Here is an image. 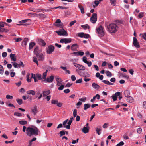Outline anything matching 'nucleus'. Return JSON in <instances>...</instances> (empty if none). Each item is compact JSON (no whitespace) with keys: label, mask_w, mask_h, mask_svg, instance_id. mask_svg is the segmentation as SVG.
<instances>
[{"label":"nucleus","mask_w":146,"mask_h":146,"mask_svg":"<svg viewBox=\"0 0 146 146\" xmlns=\"http://www.w3.org/2000/svg\"><path fill=\"white\" fill-rule=\"evenodd\" d=\"M76 22V20H74L73 21L71 22L69 24L70 26L71 27V26H72Z\"/></svg>","instance_id":"56"},{"label":"nucleus","mask_w":146,"mask_h":146,"mask_svg":"<svg viewBox=\"0 0 146 146\" xmlns=\"http://www.w3.org/2000/svg\"><path fill=\"white\" fill-rule=\"evenodd\" d=\"M27 93L29 95H32L34 96L35 95V92L33 90H30L27 91Z\"/></svg>","instance_id":"18"},{"label":"nucleus","mask_w":146,"mask_h":146,"mask_svg":"<svg viewBox=\"0 0 146 146\" xmlns=\"http://www.w3.org/2000/svg\"><path fill=\"white\" fill-rule=\"evenodd\" d=\"M7 53L6 52H4L2 54V56L3 58H5L7 56Z\"/></svg>","instance_id":"62"},{"label":"nucleus","mask_w":146,"mask_h":146,"mask_svg":"<svg viewBox=\"0 0 146 146\" xmlns=\"http://www.w3.org/2000/svg\"><path fill=\"white\" fill-rule=\"evenodd\" d=\"M80 70H84L85 69V68L84 66L80 65L78 68Z\"/></svg>","instance_id":"39"},{"label":"nucleus","mask_w":146,"mask_h":146,"mask_svg":"<svg viewBox=\"0 0 146 146\" xmlns=\"http://www.w3.org/2000/svg\"><path fill=\"white\" fill-rule=\"evenodd\" d=\"M35 44V43L34 42L30 43L29 45V49H31Z\"/></svg>","instance_id":"32"},{"label":"nucleus","mask_w":146,"mask_h":146,"mask_svg":"<svg viewBox=\"0 0 146 146\" xmlns=\"http://www.w3.org/2000/svg\"><path fill=\"white\" fill-rule=\"evenodd\" d=\"M78 35L80 37L85 38H88L90 36V35L88 34H86L83 32L78 33Z\"/></svg>","instance_id":"6"},{"label":"nucleus","mask_w":146,"mask_h":146,"mask_svg":"<svg viewBox=\"0 0 146 146\" xmlns=\"http://www.w3.org/2000/svg\"><path fill=\"white\" fill-rule=\"evenodd\" d=\"M84 54V53L83 52L80 51L78 52V56H82Z\"/></svg>","instance_id":"59"},{"label":"nucleus","mask_w":146,"mask_h":146,"mask_svg":"<svg viewBox=\"0 0 146 146\" xmlns=\"http://www.w3.org/2000/svg\"><path fill=\"white\" fill-rule=\"evenodd\" d=\"M6 98L8 99H12L13 98V97L9 95H7L6 96Z\"/></svg>","instance_id":"48"},{"label":"nucleus","mask_w":146,"mask_h":146,"mask_svg":"<svg viewBox=\"0 0 146 146\" xmlns=\"http://www.w3.org/2000/svg\"><path fill=\"white\" fill-rule=\"evenodd\" d=\"M64 86L63 85H62L60 86L58 88L59 90H62L64 88Z\"/></svg>","instance_id":"64"},{"label":"nucleus","mask_w":146,"mask_h":146,"mask_svg":"<svg viewBox=\"0 0 146 146\" xmlns=\"http://www.w3.org/2000/svg\"><path fill=\"white\" fill-rule=\"evenodd\" d=\"M78 7L80 9L81 13L82 14L84 13L85 12L83 6L81 5H78Z\"/></svg>","instance_id":"30"},{"label":"nucleus","mask_w":146,"mask_h":146,"mask_svg":"<svg viewBox=\"0 0 146 146\" xmlns=\"http://www.w3.org/2000/svg\"><path fill=\"white\" fill-rule=\"evenodd\" d=\"M54 47L52 45L49 46L47 48V53L48 54H51L54 51Z\"/></svg>","instance_id":"8"},{"label":"nucleus","mask_w":146,"mask_h":146,"mask_svg":"<svg viewBox=\"0 0 146 146\" xmlns=\"http://www.w3.org/2000/svg\"><path fill=\"white\" fill-rule=\"evenodd\" d=\"M133 44L135 47L136 48H139L140 47L139 43L137 41V39L135 37L133 38Z\"/></svg>","instance_id":"11"},{"label":"nucleus","mask_w":146,"mask_h":146,"mask_svg":"<svg viewBox=\"0 0 146 146\" xmlns=\"http://www.w3.org/2000/svg\"><path fill=\"white\" fill-rule=\"evenodd\" d=\"M96 31L100 37H102L104 35V30L102 26H100L97 28Z\"/></svg>","instance_id":"3"},{"label":"nucleus","mask_w":146,"mask_h":146,"mask_svg":"<svg viewBox=\"0 0 146 146\" xmlns=\"http://www.w3.org/2000/svg\"><path fill=\"white\" fill-rule=\"evenodd\" d=\"M22 131L23 132H25L26 131V134L29 137H31L33 135L35 136L37 135L38 133H40L39 129L37 127L33 125L27 127H26L25 126H23Z\"/></svg>","instance_id":"1"},{"label":"nucleus","mask_w":146,"mask_h":146,"mask_svg":"<svg viewBox=\"0 0 146 146\" xmlns=\"http://www.w3.org/2000/svg\"><path fill=\"white\" fill-rule=\"evenodd\" d=\"M97 19V14L96 13H93L92 16L91 17L90 19L91 22L93 23H94L96 22Z\"/></svg>","instance_id":"7"},{"label":"nucleus","mask_w":146,"mask_h":146,"mask_svg":"<svg viewBox=\"0 0 146 146\" xmlns=\"http://www.w3.org/2000/svg\"><path fill=\"white\" fill-rule=\"evenodd\" d=\"M86 100V97L82 98H81L79 99V100L83 102H85Z\"/></svg>","instance_id":"47"},{"label":"nucleus","mask_w":146,"mask_h":146,"mask_svg":"<svg viewBox=\"0 0 146 146\" xmlns=\"http://www.w3.org/2000/svg\"><path fill=\"white\" fill-rule=\"evenodd\" d=\"M127 101L128 102L132 103L133 101V99L132 97L129 96L127 98Z\"/></svg>","instance_id":"24"},{"label":"nucleus","mask_w":146,"mask_h":146,"mask_svg":"<svg viewBox=\"0 0 146 146\" xmlns=\"http://www.w3.org/2000/svg\"><path fill=\"white\" fill-rule=\"evenodd\" d=\"M120 92H117L115 93L114 95H112V98L114 101L117 100V97L120 95Z\"/></svg>","instance_id":"13"},{"label":"nucleus","mask_w":146,"mask_h":146,"mask_svg":"<svg viewBox=\"0 0 146 146\" xmlns=\"http://www.w3.org/2000/svg\"><path fill=\"white\" fill-rule=\"evenodd\" d=\"M106 75L108 77H111L112 76V74L109 71H107L106 72Z\"/></svg>","instance_id":"45"},{"label":"nucleus","mask_w":146,"mask_h":146,"mask_svg":"<svg viewBox=\"0 0 146 146\" xmlns=\"http://www.w3.org/2000/svg\"><path fill=\"white\" fill-rule=\"evenodd\" d=\"M110 1L111 4L113 6H115L116 3V0H110Z\"/></svg>","instance_id":"40"},{"label":"nucleus","mask_w":146,"mask_h":146,"mask_svg":"<svg viewBox=\"0 0 146 146\" xmlns=\"http://www.w3.org/2000/svg\"><path fill=\"white\" fill-rule=\"evenodd\" d=\"M83 75V76H82L84 77H88L90 76V74L87 72H85Z\"/></svg>","instance_id":"36"},{"label":"nucleus","mask_w":146,"mask_h":146,"mask_svg":"<svg viewBox=\"0 0 146 146\" xmlns=\"http://www.w3.org/2000/svg\"><path fill=\"white\" fill-rule=\"evenodd\" d=\"M8 31V30L7 29L0 27V32H7Z\"/></svg>","instance_id":"38"},{"label":"nucleus","mask_w":146,"mask_h":146,"mask_svg":"<svg viewBox=\"0 0 146 146\" xmlns=\"http://www.w3.org/2000/svg\"><path fill=\"white\" fill-rule=\"evenodd\" d=\"M35 75L38 80H41L42 79V76L41 74H36Z\"/></svg>","instance_id":"34"},{"label":"nucleus","mask_w":146,"mask_h":146,"mask_svg":"<svg viewBox=\"0 0 146 146\" xmlns=\"http://www.w3.org/2000/svg\"><path fill=\"white\" fill-rule=\"evenodd\" d=\"M27 43L26 42L23 41L22 42V45L23 47H25L26 45H27Z\"/></svg>","instance_id":"63"},{"label":"nucleus","mask_w":146,"mask_h":146,"mask_svg":"<svg viewBox=\"0 0 146 146\" xmlns=\"http://www.w3.org/2000/svg\"><path fill=\"white\" fill-rule=\"evenodd\" d=\"M72 40L71 38H62L61 39L60 42L61 43H65L67 44L70 43L71 42Z\"/></svg>","instance_id":"9"},{"label":"nucleus","mask_w":146,"mask_h":146,"mask_svg":"<svg viewBox=\"0 0 146 146\" xmlns=\"http://www.w3.org/2000/svg\"><path fill=\"white\" fill-rule=\"evenodd\" d=\"M81 26L85 29H86L88 28H89V26L88 24L82 25Z\"/></svg>","instance_id":"44"},{"label":"nucleus","mask_w":146,"mask_h":146,"mask_svg":"<svg viewBox=\"0 0 146 146\" xmlns=\"http://www.w3.org/2000/svg\"><path fill=\"white\" fill-rule=\"evenodd\" d=\"M139 36H141L143 39L146 40V32L140 34Z\"/></svg>","instance_id":"28"},{"label":"nucleus","mask_w":146,"mask_h":146,"mask_svg":"<svg viewBox=\"0 0 146 146\" xmlns=\"http://www.w3.org/2000/svg\"><path fill=\"white\" fill-rule=\"evenodd\" d=\"M56 32L60 35L67 36V32L64 29H62L59 31H56Z\"/></svg>","instance_id":"4"},{"label":"nucleus","mask_w":146,"mask_h":146,"mask_svg":"<svg viewBox=\"0 0 146 146\" xmlns=\"http://www.w3.org/2000/svg\"><path fill=\"white\" fill-rule=\"evenodd\" d=\"M50 93V90L43 91L42 92L43 96V97L49 95Z\"/></svg>","instance_id":"17"},{"label":"nucleus","mask_w":146,"mask_h":146,"mask_svg":"<svg viewBox=\"0 0 146 146\" xmlns=\"http://www.w3.org/2000/svg\"><path fill=\"white\" fill-rule=\"evenodd\" d=\"M83 61L85 63H87V62L88 61L87 60L86 57L85 56H84L83 58Z\"/></svg>","instance_id":"57"},{"label":"nucleus","mask_w":146,"mask_h":146,"mask_svg":"<svg viewBox=\"0 0 146 146\" xmlns=\"http://www.w3.org/2000/svg\"><path fill=\"white\" fill-rule=\"evenodd\" d=\"M54 79V76L52 75L48 77L45 80H43V81L45 83H50L53 81Z\"/></svg>","instance_id":"5"},{"label":"nucleus","mask_w":146,"mask_h":146,"mask_svg":"<svg viewBox=\"0 0 146 146\" xmlns=\"http://www.w3.org/2000/svg\"><path fill=\"white\" fill-rule=\"evenodd\" d=\"M71 79L72 81H74L76 80V78L75 76L74 75H72L71 76Z\"/></svg>","instance_id":"53"},{"label":"nucleus","mask_w":146,"mask_h":146,"mask_svg":"<svg viewBox=\"0 0 146 146\" xmlns=\"http://www.w3.org/2000/svg\"><path fill=\"white\" fill-rule=\"evenodd\" d=\"M91 106L90 104H84V110H86L88 108H89Z\"/></svg>","instance_id":"25"},{"label":"nucleus","mask_w":146,"mask_h":146,"mask_svg":"<svg viewBox=\"0 0 146 146\" xmlns=\"http://www.w3.org/2000/svg\"><path fill=\"white\" fill-rule=\"evenodd\" d=\"M144 15V14L142 12L140 13L138 15V17L140 18L142 17Z\"/></svg>","instance_id":"54"},{"label":"nucleus","mask_w":146,"mask_h":146,"mask_svg":"<svg viewBox=\"0 0 146 146\" xmlns=\"http://www.w3.org/2000/svg\"><path fill=\"white\" fill-rule=\"evenodd\" d=\"M70 91L69 89L64 90V92L65 93H68L70 92Z\"/></svg>","instance_id":"60"},{"label":"nucleus","mask_w":146,"mask_h":146,"mask_svg":"<svg viewBox=\"0 0 146 146\" xmlns=\"http://www.w3.org/2000/svg\"><path fill=\"white\" fill-rule=\"evenodd\" d=\"M19 123L21 125H24L27 123V122L25 120H21L19 121Z\"/></svg>","instance_id":"27"},{"label":"nucleus","mask_w":146,"mask_h":146,"mask_svg":"<svg viewBox=\"0 0 146 146\" xmlns=\"http://www.w3.org/2000/svg\"><path fill=\"white\" fill-rule=\"evenodd\" d=\"M82 131L84 133H86L88 132L89 129L88 127H84L82 130Z\"/></svg>","instance_id":"23"},{"label":"nucleus","mask_w":146,"mask_h":146,"mask_svg":"<svg viewBox=\"0 0 146 146\" xmlns=\"http://www.w3.org/2000/svg\"><path fill=\"white\" fill-rule=\"evenodd\" d=\"M130 92L129 90H126L124 92V94L125 97H128L130 95Z\"/></svg>","instance_id":"31"},{"label":"nucleus","mask_w":146,"mask_h":146,"mask_svg":"<svg viewBox=\"0 0 146 146\" xmlns=\"http://www.w3.org/2000/svg\"><path fill=\"white\" fill-rule=\"evenodd\" d=\"M124 143L123 141H121L119 143L117 144L116 146H122L124 144Z\"/></svg>","instance_id":"52"},{"label":"nucleus","mask_w":146,"mask_h":146,"mask_svg":"<svg viewBox=\"0 0 146 146\" xmlns=\"http://www.w3.org/2000/svg\"><path fill=\"white\" fill-rule=\"evenodd\" d=\"M14 115L19 117H21L22 116V115L21 113L15 112L14 113Z\"/></svg>","instance_id":"42"},{"label":"nucleus","mask_w":146,"mask_h":146,"mask_svg":"<svg viewBox=\"0 0 146 146\" xmlns=\"http://www.w3.org/2000/svg\"><path fill=\"white\" fill-rule=\"evenodd\" d=\"M60 136L61 137L62 135H65V131H64L62 130L60 132Z\"/></svg>","instance_id":"51"},{"label":"nucleus","mask_w":146,"mask_h":146,"mask_svg":"<svg viewBox=\"0 0 146 146\" xmlns=\"http://www.w3.org/2000/svg\"><path fill=\"white\" fill-rule=\"evenodd\" d=\"M68 119H67L66 120L64 121L63 122L62 125L63 126L64 128H66V129H70V125L67 124L66 125L67 123V124L68 122Z\"/></svg>","instance_id":"10"},{"label":"nucleus","mask_w":146,"mask_h":146,"mask_svg":"<svg viewBox=\"0 0 146 146\" xmlns=\"http://www.w3.org/2000/svg\"><path fill=\"white\" fill-rule=\"evenodd\" d=\"M58 101L56 100H52L51 103L54 104H56L58 102Z\"/></svg>","instance_id":"43"},{"label":"nucleus","mask_w":146,"mask_h":146,"mask_svg":"<svg viewBox=\"0 0 146 146\" xmlns=\"http://www.w3.org/2000/svg\"><path fill=\"white\" fill-rule=\"evenodd\" d=\"M57 8L65 9H66V8L65 7L59 6L57 7H54L53 8V9H56Z\"/></svg>","instance_id":"49"},{"label":"nucleus","mask_w":146,"mask_h":146,"mask_svg":"<svg viewBox=\"0 0 146 146\" xmlns=\"http://www.w3.org/2000/svg\"><path fill=\"white\" fill-rule=\"evenodd\" d=\"M15 55V54H12V53L10 55V57L11 60L14 62H15L16 61V58Z\"/></svg>","instance_id":"15"},{"label":"nucleus","mask_w":146,"mask_h":146,"mask_svg":"<svg viewBox=\"0 0 146 146\" xmlns=\"http://www.w3.org/2000/svg\"><path fill=\"white\" fill-rule=\"evenodd\" d=\"M38 43L40 45L44 46H45L46 44V43L42 39L39 40Z\"/></svg>","instance_id":"19"},{"label":"nucleus","mask_w":146,"mask_h":146,"mask_svg":"<svg viewBox=\"0 0 146 146\" xmlns=\"http://www.w3.org/2000/svg\"><path fill=\"white\" fill-rule=\"evenodd\" d=\"M78 48V45L76 44H73L71 47V49L73 51H75Z\"/></svg>","instance_id":"14"},{"label":"nucleus","mask_w":146,"mask_h":146,"mask_svg":"<svg viewBox=\"0 0 146 146\" xmlns=\"http://www.w3.org/2000/svg\"><path fill=\"white\" fill-rule=\"evenodd\" d=\"M137 132L139 133H141L142 132V129L141 128H138L137 129Z\"/></svg>","instance_id":"58"},{"label":"nucleus","mask_w":146,"mask_h":146,"mask_svg":"<svg viewBox=\"0 0 146 146\" xmlns=\"http://www.w3.org/2000/svg\"><path fill=\"white\" fill-rule=\"evenodd\" d=\"M77 110L76 109H75L73 111V115L74 117H76L77 115Z\"/></svg>","instance_id":"55"},{"label":"nucleus","mask_w":146,"mask_h":146,"mask_svg":"<svg viewBox=\"0 0 146 146\" xmlns=\"http://www.w3.org/2000/svg\"><path fill=\"white\" fill-rule=\"evenodd\" d=\"M92 85L93 88L95 89H98L100 88L99 86L94 82L93 83Z\"/></svg>","instance_id":"20"},{"label":"nucleus","mask_w":146,"mask_h":146,"mask_svg":"<svg viewBox=\"0 0 146 146\" xmlns=\"http://www.w3.org/2000/svg\"><path fill=\"white\" fill-rule=\"evenodd\" d=\"M48 72V70H46V71L44 72L42 74V78L43 80H45L46 78L47 73Z\"/></svg>","instance_id":"26"},{"label":"nucleus","mask_w":146,"mask_h":146,"mask_svg":"<svg viewBox=\"0 0 146 146\" xmlns=\"http://www.w3.org/2000/svg\"><path fill=\"white\" fill-rule=\"evenodd\" d=\"M33 113L34 115H36L37 113V107L35 106L31 110Z\"/></svg>","instance_id":"16"},{"label":"nucleus","mask_w":146,"mask_h":146,"mask_svg":"<svg viewBox=\"0 0 146 146\" xmlns=\"http://www.w3.org/2000/svg\"><path fill=\"white\" fill-rule=\"evenodd\" d=\"M33 62H34L36 63V64L38 66V62L37 60V59L36 58V57H34L33 58Z\"/></svg>","instance_id":"37"},{"label":"nucleus","mask_w":146,"mask_h":146,"mask_svg":"<svg viewBox=\"0 0 146 146\" xmlns=\"http://www.w3.org/2000/svg\"><path fill=\"white\" fill-rule=\"evenodd\" d=\"M32 76H31V78H33L35 82H36L38 81V79H37V78L35 74H33V73L31 74Z\"/></svg>","instance_id":"29"},{"label":"nucleus","mask_w":146,"mask_h":146,"mask_svg":"<svg viewBox=\"0 0 146 146\" xmlns=\"http://www.w3.org/2000/svg\"><path fill=\"white\" fill-rule=\"evenodd\" d=\"M96 131L97 133L99 135H100L101 134V131L102 130V129L99 126V127L96 128Z\"/></svg>","instance_id":"21"},{"label":"nucleus","mask_w":146,"mask_h":146,"mask_svg":"<svg viewBox=\"0 0 146 146\" xmlns=\"http://www.w3.org/2000/svg\"><path fill=\"white\" fill-rule=\"evenodd\" d=\"M12 64H13V66L15 68H20V65L18 63L15 62H12Z\"/></svg>","instance_id":"22"},{"label":"nucleus","mask_w":146,"mask_h":146,"mask_svg":"<svg viewBox=\"0 0 146 146\" xmlns=\"http://www.w3.org/2000/svg\"><path fill=\"white\" fill-rule=\"evenodd\" d=\"M73 120V117H72L70 118V120H69L68 122L67 123V124L71 125V123Z\"/></svg>","instance_id":"46"},{"label":"nucleus","mask_w":146,"mask_h":146,"mask_svg":"<svg viewBox=\"0 0 146 146\" xmlns=\"http://www.w3.org/2000/svg\"><path fill=\"white\" fill-rule=\"evenodd\" d=\"M82 78L79 79L77 80L76 81V84L80 83L82 82Z\"/></svg>","instance_id":"50"},{"label":"nucleus","mask_w":146,"mask_h":146,"mask_svg":"<svg viewBox=\"0 0 146 146\" xmlns=\"http://www.w3.org/2000/svg\"><path fill=\"white\" fill-rule=\"evenodd\" d=\"M56 80L57 82H62V80L61 78H60L58 76H56L55 77Z\"/></svg>","instance_id":"33"},{"label":"nucleus","mask_w":146,"mask_h":146,"mask_svg":"<svg viewBox=\"0 0 146 146\" xmlns=\"http://www.w3.org/2000/svg\"><path fill=\"white\" fill-rule=\"evenodd\" d=\"M36 56L39 61H42L44 60V55L42 53L37 54Z\"/></svg>","instance_id":"12"},{"label":"nucleus","mask_w":146,"mask_h":146,"mask_svg":"<svg viewBox=\"0 0 146 146\" xmlns=\"http://www.w3.org/2000/svg\"><path fill=\"white\" fill-rule=\"evenodd\" d=\"M107 28L109 32L111 33H115L118 30V27L116 24L112 23L108 25Z\"/></svg>","instance_id":"2"},{"label":"nucleus","mask_w":146,"mask_h":146,"mask_svg":"<svg viewBox=\"0 0 146 146\" xmlns=\"http://www.w3.org/2000/svg\"><path fill=\"white\" fill-rule=\"evenodd\" d=\"M16 100L19 105H21L23 103L22 100L21 99H17Z\"/></svg>","instance_id":"41"},{"label":"nucleus","mask_w":146,"mask_h":146,"mask_svg":"<svg viewBox=\"0 0 146 146\" xmlns=\"http://www.w3.org/2000/svg\"><path fill=\"white\" fill-rule=\"evenodd\" d=\"M4 73V69L3 66L0 65V74H3Z\"/></svg>","instance_id":"35"},{"label":"nucleus","mask_w":146,"mask_h":146,"mask_svg":"<svg viewBox=\"0 0 146 146\" xmlns=\"http://www.w3.org/2000/svg\"><path fill=\"white\" fill-rule=\"evenodd\" d=\"M73 64L74 65V66L76 67V68H78L80 66L79 64H78L74 62L73 63Z\"/></svg>","instance_id":"61"}]
</instances>
